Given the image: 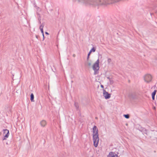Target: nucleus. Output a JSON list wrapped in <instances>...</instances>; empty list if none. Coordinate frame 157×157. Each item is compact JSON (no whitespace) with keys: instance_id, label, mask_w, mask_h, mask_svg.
I'll use <instances>...</instances> for the list:
<instances>
[{"instance_id":"18","label":"nucleus","mask_w":157,"mask_h":157,"mask_svg":"<svg viewBox=\"0 0 157 157\" xmlns=\"http://www.w3.org/2000/svg\"><path fill=\"white\" fill-rule=\"evenodd\" d=\"M40 30L41 31V33L42 34V35L43 36V38H44V31H43V29H41Z\"/></svg>"},{"instance_id":"7","label":"nucleus","mask_w":157,"mask_h":157,"mask_svg":"<svg viewBox=\"0 0 157 157\" xmlns=\"http://www.w3.org/2000/svg\"><path fill=\"white\" fill-rule=\"evenodd\" d=\"M108 157H119L115 152H111L108 155Z\"/></svg>"},{"instance_id":"16","label":"nucleus","mask_w":157,"mask_h":157,"mask_svg":"<svg viewBox=\"0 0 157 157\" xmlns=\"http://www.w3.org/2000/svg\"><path fill=\"white\" fill-rule=\"evenodd\" d=\"M44 25L43 24H42L40 26V30L43 29V27L44 26Z\"/></svg>"},{"instance_id":"19","label":"nucleus","mask_w":157,"mask_h":157,"mask_svg":"<svg viewBox=\"0 0 157 157\" xmlns=\"http://www.w3.org/2000/svg\"><path fill=\"white\" fill-rule=\"evenodd\" d=\"M91 53V52H89V53H88V56H90V53Z\"/></svg>"},{"instance_id":"27","label":"nucleus","mask_w":157,"mask_h":157,"mask_svg":"<svg viewBox=\"0 0 157 157\" xmlns=\"http://www.w3.org/2000/svg\"><path fill=\"white\" fill-rule=\"evenodd\" d=\"M111 82H112V81H110V82L111 83Z\"/></svg>"},{"instance_id":"9","label":"nucleus","mask_w":157,"mask_h":157,"mask_svg":"<svg viewBox=\"0 0 157 157\" xmlns=\"http://www.w3.org/2000/svg\"><path fill=\"white\" fill-rule=\"evenodd\" d=\"M40 124L42 127H45L47 124L46 121L44 120H43L40 122Z\"/></svg>"},{"instance_id":"22","label":"nucleus","mask_w":157,"mask_h":157,"mask_svg":"<svg viewBox=\"0 0 157 157\" xmlns=\"http://www.w3.org/2000/svg\"><path fill=\"white\" fill-rule=\"evenodd\" d=\"M45 33L46 34L49 35V33L48 32H45Z\"/></svg>"},{"instance_id":"23","label":"nucleus","mask_w":157,"mask_h":157,"mask_svg":"<svg viewBox=\"0 0 157 157\" xmlns=\"http://www.w3.org/2000/svg\"><path fill=\"white\" fill-rule=\"evenodd\" d=\"M36 37L37 38H38V37H37V36H36Z\"/></svg>"},{"instance_id":"8","label":"nucleus","mask_w":157,"mask_h":157,"mask_svg":"<svg viewBox=\"0 0 157 157\" xmlns=\"http://www.w3.org/2000/svg\"><path fill=\"white\" fill-rule=\"evenodd\" d=\"M129 97L132 99H135L136 98V95L135 93H131L129 95Z\"/></svg>"},{"instance_id":"20","label":"nucleus","mask_w":157,"mask_h":157,"mask_svg":"<svg viewBox=\"0 0 157 157\" xmlns=\"http://www.w3.org/2000/svg\"><path fill=\"white\" fill-rule=\"evenodd\" d=\"M101 87L102 88H104V86L103 85H101Z\"/></svg>"},{"instance_id":"13","label":"nucleus","mask_w":157,"mask_h":157,"mask_svg":"<svg viewBox=\"0 0 157 157\" xmlns=\"http://www.w3.org/2000/svg\"><path fill=\"white\" fill-rule=\"evenodd\" d=\"M74 105L76 109H78V105L77 103L75 102Z\"/></svg>"},{"instance_id":"2","label":"nucleus","mask_w":157,"mask_h":157,"mask_svg":"<svg viewBox=\"0 0 157 157\" xmlns=\"http://www.w3.org/2000/svg\"><path fill=\"white\" fill-rule=\"evenodd\" d=\"M98 129L96 126L93 128V137L94 145L95 147H97L99 141Z\"/></svg>"},{"instance_id":"1","label":"nucleus","mask_w":157,"mask_h":157,"mask_svg":"<svg viewBox=\"0 0 157 157\" xmlns=\"http://www.w3.org/2000/svg\"><path fill=\"white\" fill-rule=\"evenodd\" d=\"M79 3L90 5H106L109 4L108 0H73Z\"/></svg>"},{"instance_id":"25","label":"nucleus","mask_w":157,"mask_h":157,"mask_svg":"<svg viewBox=\"0 0 157 157\" xmlns=\"http://www.w3.org/2000/svg\"><path fill=\"white\" fill-rule=\"evenodd\" d=\"M1 132H0V136L1 135Z\"/></svg>"},{"instance_id":"14","label":"nucleus","mask_w":157,"mask_h":157,"mask_svg":"<svg viewBox=\"0 0 157 157\" xmlns=\"http://www.w3.org/2000/svg\"><path fill=\"white\" fill-rule=\"evenodd\" d=\"M95 49L94 48H93L90 51V52H95Z\"/></svg>"},{"instance_id":"6","label":"nucleus","mask_w":157,"mask_h":157,"mask_svg":"<svg viewBox=\"0 0 157 157\" xmlns=\"http://www.w3.org/2000/svg\"><path fill=\"white\" fill-rule=\"evenodd\" d=\"M4 134H5L4 136V138L3 139V140H4L6 139V138L8 137L9 136V131L7 129L4 130Z\"/></svg>"},{"instance_id":"5","label":"nucleus","mask_w":157,"mask_h":157,"mask_svg":"<svg viewBox=\"0 0 157 157\" xmlns=\"http://www.w3.org/2000/svg\"><path fill=\"white\" fill-rule=\"evenodd\" d=\"M103 96L106 99H109L111 97V94L106 92L104 89L103 90Z\"/></svg>"},{"instance_id":"4","label":"nucleus","mask_w":157,"mask_h":157,"mask_svg":"<svg viewBox=\"0 0 157 157\" xmlns=\"http://www.w3.org/2000/svg\"><path fill=\"white\" fill-rule=\"evenodd\" d=\"M152 77L150 74L145 75L144 77V81L147 83H149L151 82L152 79Z\"/></svg>"},{"instance_id":"17","label":"nucleus","mask_w":157,"mask_h":157,"mask_svg":"<svg viewBox=\"0 0 157 157\" xmlns=\"http://www.w3.org/2000/svg\"><path fill=\"white\" fill-rule=\"evenodd\" d=\"M111 62V59L110 58H108L107 60V62L108 63H110V62Z\"/></svg>"},{"instance_id":"26","label":"nucleus","mask_w":157,"mask_h":157,"mask_svg":"<svg viewBox=\"0 0 157 157\" xmlns=\"http://www.w3.org/2000/svg\"><path fill=\"white\" fill-rule=\"evenodd\" d=\"M111 82H112V81H110V82L111 83Z\"/></svg>"},{"instance_id":"24","label":"nucleus","mask_w":157,"mask_h":157,"mask_svg":"<svg viewBox=\"0 0 157 157\" xmlns=\"http://www.w3.org/2000/svg\"><path fill=\"white\" fill-rule=\"evenodd\" d=\"M107 78L109 79H110L109 78V77H107Z\"/></svg>"},{"instance_id":"10","label":"nucleus","mask_w":157,"mask_h":157,"mask_svg":"<svg viewBox=\"0 0 157 157\" xmlns=\"http://www.w3.org/2000/svg\"><path fill=\"white\" fill-rule=\"evenodd\" d=\"M156 90H154V92L152 93V98L153 100H154L155 99V96L156 94Z\"/></svg>"},{"instance_id":"21","label":"nucleus","mask_w":157,"mask_h":157,"mask_svg":"<svg viewBox=\"0 0 157 157\" xmlns=\"http://www.w3.org/2000/svg\"><path fill=\"white\" fill-rule=\"evenodd\" d=\"M89 56H87V60L88 61V59H89Z\"/></svg>"},{"instance_id":"12","label":"nucleus","mask_w":157,"mask_h":157,"mask_svg":"<svg viewBox=\"0 0 157 157\" xmlns=\"http://www.w3.org/2000/svg\"><path fill=\"white\" fill-rule=\"evenodd\" d=\"M92 63V62L91 61H88L87 63V65L89 67H90Z\"/></svg>"},{"instance_id":"3","label":"nucleus","mask_w":157,"mask_h":157,"mask_svg":"<svg viewBox=\"0 0 157 157\" xmlns=\"http://www.w3.org/2000/svg\"><path fill=\"white\" fill-rule=\"evenodd\" d=\"M99 59H98L92 66V68L94 71V74L95 75L98 73V70L99 69Z\"/></svg>"},{"instance_id":"11","label":"nucleus","mask_w":157,"mask_h":157,"mask_svg":"<svg viewBox=\"0 0 157 157\" xmlns=\"http://www.w3.org/2000/svg\"><path fill=\"white\" fill-rule=\"evenodd\" d=\"M34 95L33 93H32L30 95V100L31 101H34Z\"/></svg>"},{"instance_id":"15","label":"nucleus","mask_w":157,"mask_h":157,"mask_svg":"<svg viewBox=\"0 0 157 157\" xmlns=\"http://www.w3.org/2000/svg\"><path fill=\"white\" fill-rule=\"evenodd\" d=\"M124 116L127 119H128L129 117V115L128 114H124Z\"/></svg>"}]
</instances>
